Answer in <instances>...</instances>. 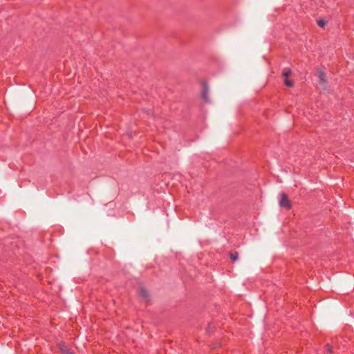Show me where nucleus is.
<instances>
[{
    "label": "nucleus",
    "instance_id": "1",
    "mask_svg": "<svg viewBox=\"0 0 354 354\" xmlns=\"http://www.w3.org/2000/svg\"><path fill=\"white\" fill-rule=\"evenodd\" d=\"M279 205L286 207L287 209H290L292 207L287 195L284 193L280 194Z\"/></svg>",
    "mask_w": 354,
    "mask_h": 354
},
{
    "label": "nucleus",
    "instance_id": "2",
    "mask_svg": "<svg viewBox=\"0 0 354 354\" xmlns=\"http://www.w3.org/2000/svg\"><path fill=\"white\" fill-rule=\"evenodd\" d=\"M319 82L325 88L326 86V75L323 71H319L317 72Z\"/></svg>",
    "mask_w": 354,
    "mask_h": 354
},
{
    "label": "nucleus",
    "instance_id": "3",
    "mask_svg": "<svg viewBox=\"0 0 354 354\" xmlns=\"http://www.w3.org/2000/svg\"><path fill=\"white\" fill-rule=\"evenodd\" d=\"M59 348L62 353V354H73L65 345L61 344L59 345Z\"/></svg>",
    "mask_w": 354,
    "mask_h": 354
},
{
    "label": "nucleus",
    "instance_id": "4",
    "mask_svg": "<svg viewBox=\"0 0 354 354\" xmlns=\"http://www.w3.org/2000/svg\"><path fill=\"white\" fill-rule=\"evenodd\" d=\"M292 73V71L290 68H285L283 69L282 75L286 78H288Z\"/></svg>",
    "mask_w": 354,
    "mask_h": 354
},
{
    "label": "nucleus",
    "instance_id": "5",
    "mask_svg": "<svg viewBox=\"0 0 354 354\" xmlns=\"http://www.w3.org/2000/svg\"><path fill=\"white\" fill-rule=\"evenodd\" d=\"M230 259L232 261H236L239 258V254L236 252H230Z\"/></svg>",
    "mask_w": 354,
    "mask_h": 354
},
{
    "label": "nucleus",
    "instance_id": "6",
    "mask_svg": "<svg viewBox=\"0 0 354 354\" xmlns=\"http://www.w3.org/2000/svg\"><path fill=\"white\" fill-rule=\"evenodd\" d=\"M284 84L288 87H292L293 86V82L289 80L288 78L285 79Z\"/></svg>",
    "mask_w": 354,
    "mask_h": 354
},
{
    "label": "nucleus",
    "instance_id": "7",
    "mask_svg": "<svg viewBox=\"0 0 354 354\" xmlns=\"http://www.w3.org/2000/svg\"><path fill=\"white\" fill-rule=\"evenodd\" d=\"M326 23L325 21L324 20H319L317 21V25L321 27V28H324L325 26H326Z\"/></svg>",
    "mask_w": 354,
    "mask_h": 354
},
{
    "label": "nucleus",
    "instance_id": "8",
    "mask_svg": "<svg viewBox=\"0 0 354 354\" xmlns=\"http://www.w3.org/2000/svg\"><path fill=\"white\" fill-rule=\"evenodd\" d=\"M140 295L145 298H147L148 296V293H147V290H145L144 289H141L140 290Z\"/></svg>",
    "mask_w": 354,
    "mask_h": 354
},
{
    "label": "nucleus",
    "instance_id": "9",
    "mask_svg": "<svg viewBox=\"0 0 354 354\" xmlns=\"http://www.w3.org/2000/svg\"><path fill=\"white\" fill-rule=\"evenodd\" d=\"M326 351L328 353H332V348L331 346L329 345V344H327L326 346Z\"/></svg>",
    "mask_w": 354,
    "mask_h": 354
},
{
    "label": "nucleus",
    "instance_id": "10",
    "mask_svg": "<svg viewBox=\"0 0 354 354\" xmlns=\"http://www.w3.org/2000/svg\"><path fill=\"white\" fill-rule=\"evenodd\" d=\"M203 99H204L205 101H207V90H205V91H203Z\"/></svg>",
    "mask_w": 354,
    "mask_h": 354
}]
</instances>
